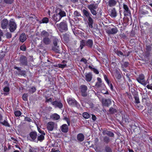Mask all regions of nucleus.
Returning a JSON list of instances; mask_svg holds the SVG:
<instances>
[{
  "instance_id": "f257e3e1",
  "label": "nucleus",
  "mask_w": 152,
  "mask_h": 152,
  "mask_svg": "<svg viewBox=\"0 0 152 152\" xmlns=\"http://www.w3.org/2000/svg\"><path fill=\"white\" fill-rule=\"evenodd\" d=\"M61 42L60 39L54 38L53 41V45L52 46L51 50L56 53H59V46L58 44Z\"/></svg>"
},
{
  "instance_id": "f03ea898",
  "label": "nucleus",
  "mask_w": 152,
  "mask_h": 152,
  "mask_svg": "<svg viewBox=\"0 0 152 152\" xmlns=\"http://www.w3.org/2000/svg\"><path fill=\"white\" fill-rule=\"evenodd\" d=\"M83 12L84 15L88 18V24L89 27L91 28H92L94 21L91 17V15L88 10L85 9H83Z\"/></svg>"
},
{
  "instance_id": "7ed1b4c3",
  "label": "nucleus",
  "mask_w": 152,
  "mask_h": 152,
  "mask_svg": "<svg viewBox=\"0 0 152 152\" xmlns=\"http://www.w3.org/2000/svg\"><path fill=\"white\" fill-rule=\"evenodd\" d=\"M59 31L61 32L66 31L68 30L67 24L66 22H61L59 24H56Z\"/></svg>"
},
{
  "instance_id": "20e7f679",
  "label": "nucleus",
  "mask_w": 152,
  "mask_h": 152,
  "mask_svg": "<svg viewBox=\"0 0 152 152\" xmlns=\"http://www.w3.org/2000/svg\"><path fill=\"white\" fill-rule=\"evenodd\" d=\"M66 100L69 104L72 107H79L80 106L78 102L73 98H69Z\"/></svg>"
},
{
  "instance_id": "39448f33",
  "label": "nucleus",
  "mask_w": 152,
  "mask_h": 152,
  "mask_svg": "<svg viewBox=\"0 0 152 152\" xmlns=\"http://www.w3.org/2000/svg\"><path fill=\"white\" fill-rule=\"evenodd\" d=\"M79 90L81 94V96L83 97H86L88 95V87L85 85H81L79 87Z\"/></svg>"
},
{
  "instance_id": "423d86ee",
  "label": "nucleus",
  "mask_w": 152,
  "mask_h": 152,
  "mask_svg": "<svg viewBox=\"0 0 152 152\" xmlns=\"http://www.w3.org/2000/svg\"><path fill=\"white\" fill-rule=\"evenodd\" d=\"M19 61L20 65L26 66L28 65L27 59L25 56H21L20 57Z\"/></svg>"
},
{
  "instance_id": "0eeeda50",
  "label": "nucleus",
  "mask_w": 152,
  "mask_h": 152,
  "mask_svg": "<svg viewBox=\"0 0 152 152\" xmlns=\"http://www.w3.org/2000/svg\"><path fill=\"white\" fill-rule=\"evenodd\" d=\"M87 7L93 15H96L97 13L95 10L97 9V6L96 4H90L88 5Z\"/></svg>"
},
{
  "instance_id": "6e6552de",
  "label": "nucleus",
  "mask_w": 152,
  "mask_h": 152,
  "mask_svg": "<svg viewBox=\"0 0 152 152\" xmlns=\"http://www.w3.org/2000/svg\"><path fill=\"white\" fill-rule=\"evenodd\" d=\"M118 30L117 28L116 27L111 28L110 27L108 28L106 31V33L108 35H113L116 34Z\"/></svg>"
},
{
  "instance_id": "1a4fd4ad",
  "label": "nucleus",
  "mask_w": 152,
  "mask_h": 152,
  "mask_svg": "<svg viewBox=\"0 0 152 152\" xmlns=\"http://www.w3.org/2000/svg\"><path fill=\"white\" fill-rule=\"evenodd\" d=\"M120 113L122 115V116L119 118V119L121 121H124L125 122H129V117L126 113L124 111H121L120 112Z\"/></svg>"
},
{
  "instance_id": "9d476101",
  "label": "nucleus",
  "mask_w": 152,
  "mask_h": 152,
  "mask_svg": "<svg viewBox=\"0 0 152 152\" xmlns=\"http://www.w3.org/2000/svg\"><path fill=\"white\" fill-rule=\"evenodd\" d=\"M137 82L143 85H145V76L142 74L139 75L138 77L136 79Z\"/></svg>"
},
{
  "instance_id": "9b49d317",
  "label": "nucleus",
  "mask_w": 152,
  "mask_h": 152,
  "mask_svg": "<svg viewBox=\"0 0 152 152\" xmlns=\"http://www.w3.org/2000/svg\"><path fill=\"white\" fill-rule=\"evenodd\" d=\"M29 136L31 139V140L36 142V139L37 136V133L35 131H32L30 132Z\"/></svg>"
},
{
  "instance_id": "f8f14e48",
  "label": "nucleus",
  "mask_w": 152,
  "mask_h": 152,
  "mask_svg": "<svg viewBox=\"0 0 152 152\" xmlns=\"http://www.w3.org/2000/svg\"><path fill=\"white\" fill-rule=\"evenodd\" d=\"M9 29L11 32H13L16 29L17 25L14 21H10L9 22Z\"/></svg>"
},
{
  "instance_id": "ddd939ff",
  "label": "nucleus",
  "mask_w": 152,
  "mask_h": 152,
  "mask_svg": "<svg viewBox=\"0 0 152 152\" xmlns=\"http://www.w3.org/2000/svg\"><path fill=\"white\" fill-rule=\"evenodd\" d=\"M51 104L55 107H57L59 109H61L63 107V105L61 102L57 100L52 102Z\"/></svg>"
},
{
  "instance_id": "4468645a",
  "label": "nucleus",
  "mask_w": 152,
  "mask_h": 152,
  "mask_svg": "<svg viewBox=\"0 0 152 152\" xmlns=\"http://www.w3.org/2000/svg\"><path fill=\"white\" fill-rule=\"evenodd\" d=\"M8 24V21L7 19H3L1 21V26L3 29H6Z\"/></svg>"
},
{
  "instance_id": "2eb2a0df",
  "label": "nucleus",
  "mask_w": 152,
  "mask_h": 152,
  "mask_svg": "<svg viewBox=\"0 0 152 152\" xmlns=\"http://www.w3.org/2000/svg\"><path fill=\"white\" fill-rule=\"evenodd\" d=\"M66 124H63L60 127L61 131L64 133H67L69 131V126Z\"/></svg>"
},
{
  "instance_id": "dca6fc26",
  "label": "nucleus",
  "mask_w": 152,
  "mask_h": 152,
  "mask_svg": "<svg viewBox=\"0 0 152 152\" xmlns=\"http://www.w3.org/2000/svg\"><path fill=\"white\" fill-rule=\"evenodd\" d=\"M56 12L58 13V14L59 15L61 18L66 16V14L65 12L60 9H58L57 10Z\"/></svg>"
},
{
  "instance_id": "f3484780",
  "label": "nucleus",
  "mask_w": 152,
  "mask_h": 152,
  "mask_svg": "<svg viewBox=\"0 0 152 152\" xmlns=\"http://www.w3.org/2000/svg\"><path fill=\"white\" fill-rule=\"evenodd\" d=\"M85 76V80L87 82H90L91 80L93 75L91 72H89L88 73H86Z\"/></svg>"
},
{
  "instance_id": "a211bd4d",
  "label": "nucleus",
  "mask_w": 152,
  "mask_h": 152,
  "mask_svg": "<svg viewBox=\"0 0 152 152\" xmlns=\"http://www.w3.org/2000/svg\"><path fill=\"white\" fill-rule=\"evenodd\" d=\"M54 122L52 121H50L48 123L47 125V129L49 131H52L54 127Z\"/></svg>"
},
{
  "instance_id": "6ab92c4d",
  "label": "nucleus",
  "mask_w": 152,
  "mask_h": 152,
  "mask_svg": "<svg viewBox=\"0 0 152 152\" xmlns=\"http://www.w3.org/2000/svg\"><path fill=\"white\" fill-rule=\"evenodd\" d=\"M0 124L6 127H10V126L7 118H5L4 121H0Z\"/></svg>"
},
{
  "instance_id": "aec40b11",
  "label": "nucleus",
  "mask_w": 152,
  "mask_h": 152,
  "mask_svg": "<svg viewBox=\"0 0 152 152\" xmlns=\"http://www.w3.org/2000/svg\"><path fill=\"white\" fill-rule=\"evenodd\" d=\"M116 0H109L107 3V5L110 7L115 6L117 3Z\"/></svg>"
},
{
  "instance_id": "412c9836",
  "label": "nucleus",
  "mask_w": 152,
  "mask_h": 152,
  "mask_svg": "<svg viewBox=\"0 0 152 152\" xmlns=\"http://www.w3.org/2000/svg\"><path fill=\"white\" fill-rule=\"evenodd\" d=\"M54 21L55 22V23L59 21L61 19L59 15L58 14V13L54 14L52 17Z\"/></svg>"
},
{
  "instance_id": "4be33fe9",
  "label": "nucleus",
  "mask_w": 152,
  "mask_h": 152,
  "mask_svg": "<svg viewBox=\"0 0 152 152\" xmlns=\"http://www.w3.org/2000/svg\"><path fill=\"white\" fill-rule=\"evenodd\" d=\"M110 16L112 18H115L117 15V13L115 8H113L110 11Z\"/></svg>"
},
{
  "instance_id": "5701e85b",
  "label": "nucleus",
  "mask_w": 152,
  "mask_h": 152,
  "mask_svg": "<svg viewBox=\"0 0 152 152\" xmlns=\"http://www.w3.org/2000/svg\"><path fill=\"white\" fill-rule=\"evenodd\" d=\"M111 103L110 99H105L102 100V103L104 106L108 107Z\"/></svg>"
},
{
  "instance_id": "b1692460",
  "label": "nucleus",
  "mask_w": 152,
  "mask_h": 152,
  "mask_svg": "<svg viewBox=\"0 0 152 152\" xmlns=\"http://www.w3.org/2000/svg\"><path fill=\"white\" fill-rule=\"evenodd\" d=\"M102 133L103 135H107L110 137H114V134L112 132L107 130H103Z\"/></svg>"
},
{
  "instance_id": "393cba45",
  "label": "nucleus",
  "mask_w": 152,
  "mask_h": 152,
  "mask_svg": "<svg viewBox=\"0 0 152 152\" xmlns=\"http://www.w3.org/2000/svg\"><path fill=\"white\" fill-rule=\"evenodd\" d=\"M26 39V35L24 33H22L20 35L19 38L20 42L22 43L24 42Z\"/></svg>"
},
{
  "instance_id": "a878e982",
  "label": "nucleus",
  "mask_w": 152,
  "mask_h": 152,
  "mask_svg": "<svg viewBox=\"0 0 152 152\" xmlns=\"http://www.w3.org/2000/svg\"><path fill=\"white\" fill-rule=\"evenodd\" d=\"M86 45L88 47L91 48L93 45V42L92 39H89L87 40L86 42Z\"/></svg>"
},
{
  "instance_id": "bb28decb",
  "label": "nucleus",
  "mask_w": 152,
  "mask_h": 152,
  "mask_svg": "<svg viewBox=\"0 0 152 152\" xmlns=\"http://www.w3.org/2000/svg\"><path fill=\"white\" fill-rule=\"evenodd\" d=\"M121 67L122 69L125 72H126V68L129 65V63L128 62H124L123 64H121Z\"/></svg>"
},
{
  "instance_id": "cd10ccee",
  "label": "nucleus",
  "mask_w": 152,
  "mask_h": 152,
  "mask_svg": "<svg viewBox=\"0 0 152 152\" xmlns=\"http://www.w3.org/2000/svg\"><path fill=\"white\" fill-rule=\"evenodd\" d=\"M77 139L79 141L82 142L84 139V136L83 134L79 133L77 135Z\"/></svg>"
},
{
  "instance_id": "c85d7f7f",
  "label": "nucleus",
  "mask_w": 152,
  "mask_h": 152,
  "mask_svg": "<svg viewBox=\"0 0 152 152\" xmlns=\"http://www.w3.org/2000/svg\"><path fill=\"white\" fill-rule=\"evenodd\" d=\"M69 35L65 33L62 35V39L65 42H68L69 41Z\"/></svg>"
},
{
  "instance_id": "c756f323",
  "label": "nucleus",
  "mask_w": 152,
  "mask_h": 152,
  "mask_svg": "<svg viewBox=\"0 0 152 152\" xmlns=\"http://www.w3.org/2000/svg\"><path fill=\"white\" fill-rule=\"evenodd\" d=\"M115 78L118 80H121L122 76L120 72L117 70H116L115 73Z\"/></svg>"
},
{
  "instance_id": "7c9ffc66",
  "label": "nucleus",
  "mask_w": 152,
  "mask_h": 152,
  "mask_svg": "<svg viewBox=\"0 0 152 152\" xmlns=\"http://www.w3.org/2000/svg\"><path fill=\"white\" fill-rule=\"evenodd\" d=\"M43 134H39L37 135V141H39L40 142H42L45 139V136Z\"/></svg>"
},
{
  "instance_id": "2f4dec72",
  "label": "nucleus",
  "mask_w": 152,
  "mask_h": 152,
  "mask_svg": "<svg viewBox=\"0 0 152 152\" xmlns=\"http://www.w3.org/2000/svg\"><path fill=\"white\" fill-rule=\"evenodd\" d=\"M43 41L44 43L46 45L49 44L51 42L50 39L48 37H44L43 39Z\"/></svg>"
},
{
  "instance_id": "473e14b6",
  "label": "nucleus",
  "mask_w": 152,
  "mask_h": 152,
  "mask_svg": "<svg viewBox=\"0 0 152 152\" xmlns=\"http://www.w3.org/2000/svg\"><path fill=\"white\" fill-rule=\"evenodd\" d=\"M36 88L34 86H32L29 87L28 90V91L29 94H32L35 92L36 91Z\"/></svg>"
},
{
  "instance_id": "72a5a7b5",
  "label": "nucleus",
  "mask_w": 152,
  "mask_h": 152,
  "mask_svg": "<svg viewBox=\"0 0 152 152\" xmlns=\"http://www.w3.org/2000/svg\"><path fill=\"white\" fill-rule=\"evenodd\" d=\"M60 118V116L57 113H54L50 116V118L54 120H58Z\"/></svg>"
},
{
  "instance_id": "f704fd0d",
  "label": "nucleus",
  "mask_w": 152,
  "mask_h": 152,
  "mask_svg": "<svg viewBox=\"0 0 152 152\" xmlns=\"http://www.w3.org/2000/svg\"><path fill=\"white\" fill-rule=\"evenodd\" d=\"M85 46H86L85 40L83 39L80 42V48L81 50Z\"/></svg>"
},
{
  "instance_id": "c9c22d12",
  "label": "nucleus",
  "mask_w": 152,
  "mask_h": 152,
  "mask_svg": "<svg viewBox=\"0 0 152 152\" xmlns=\"http://www.w3.org/2000/svg\"><path fill=\"white\" fill-rule=\"evenodd\" d=\"M103 141L106 144H108L111 140V139L108 137L105 136L103 138Z\"/></svg>"
},
{
  "instance_id": "e433bc0d",
  "label": "nucleus",
  "mask_w": 152,
  "mask_h": 152,
  "mask_svg": "<svg viewBox=\"0 0 152 152\" xmlns=\"http://www.w3.org/2000/svg\"><path fill=\"white\" fill-rule=\"evenodd\" d=\"M109 112L110 114H113L117 113L118 110L112 107H111L109 110Z\"/></svg>"
},
{
  "instance_id": "4c0bfd02",
  "label": "nucleus",
  "mask_w": 152,
  "mask_h": 152,
  "mask_svg": "<svg viewBox=\"0 0 152 152\" xmlns=\"http://www.w3.org/2000/svg\"><path fill=\"white\" fill-rule=\"evenodd\" d=\"M123 8L124 10V12H126L127 13H131L130 11L129 10V9L128 6L126 4H123Z\"/></svg>"
},
{
  "instance_id": "58836bf2",
  "label": "nucleus",
  "mask_w": 152,
  "mask_h": 152,
  "mask_svg": "<svg viewBox=\"0 0 152 152\" xmlns=\"http://www.w3.org/2000/svg\"><path fill=\"white\" fill-rule=\"evenodd\" d=\"M41 35L42 37H48L49 36V33L45 30H43L41 33Z\"/></svg>"
},
{
  "instance_id": "ea45409f",
  "label": "nucleus",
  "mask_w": 152,
  "mask_h": 152,
  "mask_svg": "<svg viewBox=\"0 0 152 152\" xmlns=\"http://www.w3.org/2000/svg\"><path fill=\"white\" fill-rule=\"evenodd\" d=\"M139 12L140 14L142 15H148L149 13V12L147 10L143 9L140 10Z\"/></svg>"
},
{
  "instance_id": "a19ab883",
  "label": "nucleus",
  "mask_w": 152,
  "mask_h": 152,
  "mask_svg": "<svg viewBox=\"0 0 152 152\" xmlns=\"http://www.w3.org/2000/svg\"><path fill=\"white\" fill-rule=\"evenodd\" d=\"M49 22V19L47 17H44L40 21V23H47Z\"/></svg>"
},
{
  "instance_id": "79ce46f5",
  "label": "nucleus",
  "mask_w": 152,
  "mask_h": 152,
  "mask_svg": "<svg viewBox=\"0 0 152 152\" xmlns=\"http://www.w3.org/2000/svg\"><path fill=\"white\" fill-rule=\"evenodd\" d=\"M83 116L85 119H88L90 117V115L87 112H85L83 113Z\"/></svg>"
},
{
  "instance_id": "37998d69",
  "label": "nucleus",
  "mask_w": 152,
  "mask_h": 152,
  "mask_svg": "<svg viewBox=\"0 0 152 152\" xmlns=\"http://www.w3.org/2000/svg\"><path fill=\"white\" fill-rule=\"evenodd\" d=\"M115 53L119 57H121L122 56H125L121 51L118 50L115 51Z\"/></svg>"
},
{
  "instance_id": "c03bdc74",
  "label": "nucleus",
  "mask_w": 152,
  "mask_h": 152,
  "mask_svg": "<svg viewBox=\"0 0 152 152\" xmlns=\"http://www.w3.org/2000/svg\"><path fill=\"white\" fill-rule=\"evenodd\" d=\"M135 99V103L136 104H137L140 103V100L139 99L138 94L134 96Z\"/></svg>"
},
{
  "instance_id": "a18cd8bd",
  "label": "nucleus",
  "mask_w": 152,
  "mask_h": 152,
  "mask_svg": "<svg viewBox=\"0 0 152 152\" xmlns=\"http://www.w3.org/2000/svg\"><path fill=\"white\" fill-rule=\"evenodd\" d=\"M30 148L28 150V152H37L36 148L30 146Z\"/></svg>"
},
{
  "instance_id": "49530a36",
  "label": "nucleus",
  "mask_w": 152,
  "mask_h": 152,
  "mask_svg": "<svg viewBox=\"0 0 152 152\" xmlns=\"http://www.w3.org/2000/svg\"><path fill=\"white\" fill-rule=\"evenodd\" d=\"M14 114L16 117H19L22 114V113L20 110H16L14 112Z\"/></svg>"
},
{
  "instance_id": "de8ad7c7",
  "label": "nucleus",
  "mask_w": 152,
  "mask_h": 152,
  "mask_svg": "<svg viewBox=\"0 0 152 152\" xmlns=\"http://www.w3.org/2000/svg\"><path fill=\"white\" fill-rule=\"evenodd\" d=\"M131 92L133 96H136V95H138V92L135 91L133 88H131Z\"/></svg>"
},
{
  "instance_id": "09e8293b",
  "label": "nucleus",
  "mask_w": 152,
  "mask_h": 152,
  "mask_svg": "<svg viewBox=\"0 0 152 152\" xmlns=\"http://www.w3.org/2000/svg\"><path fill=\"white\" fill-rule=\"evenodd\" d=\"M19 73L18 74V75H21L23 76H26V72L24 70H21L19 72Z\"/></svg>"
},
{
  "instance_id": "8fccbe9b",
  "label": "nucleus",
  "mask_w": 152,
  "mask_h": 152,
  "mask_svg": "<svg viewBox=\"0 0 152 152\" xmlns=\"http://www.w3.org/2000/svg\"><path fill=\"white\" fill-rule=\"evenodd\" d=\"M4 1L6 4H11L13 3L14 0H4Z\"/></svg>"
},
{
  "instance_id": "3c124183",
  "label": "nucleus",
  "mask_w": 152,
  "mask_h": 152,
  "mask_svg": "<svg viewBox=\"0 0 152 152\" xmlns=\"http://www.w3.org/2000/svg\"><path fill=\"white\" fill-rule=\"evenodd\" d=\"M28 95L27 94H24L22 96L23 99L24 101H27L28 100Z\"/></svg>"
},
{
  "instance_id": "603ef678",
  "label": "nucleus",
  "mask_w": 152,
  "mask_h": 152,
  "mask_svg": "<svg viewBox=\"0 0 152 152\" xmlns=\"http://www.w3.org/2000/svg\"><path fill=\"white\" fill-rule=\"evenodd\" d=\"M20 49L22 51H26V45L24 44H23L22 45H21L20 47Z\"/></svg>"
},
{
  "instance_id": "864d4df0",
  "label": "nucleus",
  "mask_w": 152,
  "mask_h": 152,
  "mask_svg": "<svg viewBox=\"0 0 152 152\" xmlns=\"http://www.w3.org/2000/svg\"><path fill=\"white\" fill-rule=\"evenodd\" d=\"M37 129L38 132L41 134H43L44 135H45V133L44 131L41 130L39 127H37Z\"/></svg>"
},
{
  "instance_id": "5fc2aeb1",
  "label": "nucleus",
  "mask_w": 152,
  "mask_h": 152,
  "mask_svg": "<svg viewBox=\"0 0 152 152\" xmlns=\"http://www.w3.org/2000/svg\"><path fill=\"white\" fill-rule=\"evenodd\" d=\"M105 151L106 152H112V150L110 147L106 146L105 147Z\"/></svg>"
},
{
  "instance_id": "6e6d98bb",
  "label": "nucleus",
  "mask_w": 152,
  "mask_h": 152,
  "mask_svg": "<svg viewBox=\"0 0 152 152\" xmlns=\"http://www.w3.org/2000/svg\"><path fill=\"white\" fill-rule=\"evenodd\" d=\"M145 57L146 58L149 57L150 55V52L148 51H146L145 53Z\"/></svg>"
},
{
  "instance_id": "4d7b16f0",
  "label": "nucleus",
  "mask_w": 152,
  "mask_h": 152,
  "mask_svg": "<svg viewBox=\"0 0 152 152\" xmlns=\"http://www.w3.org/2000/svg\"><path fill=\"white\" fill-rule=\"evenodd\" d=\"M6 36L7 39H10L12 37V34L9 32H7L6 34Z\"/></svg>"
},
{
  "instance_id": "13d9d810",
  "label": "nucleus",
  "mask_w": 152,
  "mask_h": 152,
  "mask_svg": "<svg viewBox=\"0 0 152 152\" xmlns=\"http://www.w3.org/2000/svg\"><path fill=\"white\" fill-rule=\"evenodd\" d=\"M135 35V32L133 30H132L131 31L130 34V37H134Z\"/></svg>"
},
{
  "instance_id": "bf43d9fd",
  "label": "nucleus",
  "mask_w": 152,
  "mask_h": 152,
  "mask_svg": "<svg viewBox=\"0 0 152 152\" xmlns=\"http://www.w3.org/2000/svg\"><path fill=\"white\" fill-rule=\"evenodd\" d=\"M45 102H52V98H50L49 99H48V97L47 96L45 97Z\"/></svg>"
},
{
  "instance_id": "052dcab7",
  "label": "nucleus",
  "mask_w": 152,
  "mask_h": 152,
  "mask_svg": "<svg viewBox=\"0 0 152 152\" xmlns=\"http://www.w3.org/2000/svg\"><path fill=\"white\" fill-rule=\"evenodd\" d=\"M58 66L59 68H64L66 66V64H58Z\"/></svg>"
},
{
  "instance_id": "680f3d73",
  "label": "nucleus",
  "mask_w": 152,
  "mask_h": 152,
  "mask_svg": "<svg viewBox=\"0 0 152 152\" xmlns=\"http://www.w3.org/2000/svg\"><path fill=\"white\" fill-rule=\"evenodd\" d=\"M4 91L6 92H8L10 90V88L8 87H5L3 89Z\"/></svg>"
},
{
  "instance_id": "e2e57ef3",
  "label": "nucleus",
  "mask_w": 152,
  "mask_h": 152,
  "mask_svg": "<svg viewBox=\"0 0 152 152\" xmlns=\"http://www.w3.org/2000/svg\"><path fill=\"white\" fill-rule=\"evenodd\" d=\"M74 15L75 16L78 17L80 15V14L77 11H76L74 12Z\"/></svg>"
},
{
  "instance_id": "0e129e2a",
  "label": "nucleus",
  "mask_w": 152,
  "mask_h": 152,
  "mask_svg": "<svg viewBox=\"0 0 152 152\" xmlns=\"http://www.w3.org/2000/svg\"><path fill=\"white\" fill-rule=\"evenodd\" d=\"M50 152H60L59 150L56 148H53Z\"/></svg>"
},
{
  "instance_id": "69168bd1",
  "label": "nucleus",
  "mask_w": 152,
  "mask_h": 152,
  "mask_svg": "<svg viewBox=\"0 0 152 152\" xmlns=\"http://www.w3.org/2000/svg\"><path fill=\"white\" fill-rule=\"evenodd\" d=\"M80 62H83L85 64H86L87 63V60L84 58H82L81 60H80Z\"/></svg>"
},
{
  "instance_id": "338daca9",
  "label": "nucleus",
  "mask_w": 152,
  "mask_h": 152,
  "mask_svg": "<svg viewBox=\"0 0 152 152\" xmlns=\"http://www.w3.org/2000/svg\"><path fill=\"white\" fill-rule=\"evenodd\" d=\"M96 74H99V72L98 70L95 68H94L92 70Z\"/></svg>"
},
{
  "instance_id": "774afa93",
  "label": "nucleus",
  "mask_w": 152,
  "mask_h": 152,
  "mask_svg": "<svg viewBox=\"0 0 152 152\" xmlns=\"http://www.w3.org/2000/svg\"><path fill=\"white\" fill-rule=\"evenodd\" d=\"M147 88L148 89H150L152 90V83L146 86Z\"/></svg>"
}]
</instances>
